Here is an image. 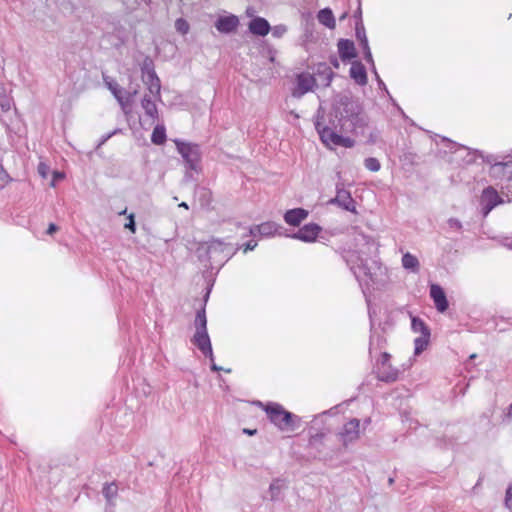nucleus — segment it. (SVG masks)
Instances as JSON below:
<instances>
[{"label":"nucleus","instance_id":"obj_47","mask_svg":"<svg viewBox=\"0 0 512 512\" xmlns=\"http://www.w3.org/2000/svg\"><path fill=\"white\" fill-rule=\"evenodd\" d=\"M512 501V483L508 486L505 496V505L510 507L509 503Z\"/></svg>","mask_w":512,"mask_h":512},{"label":"nucleus","instance_id":"obj_7","mask_svg":"<svg viewBox=\"0 0 512 512\" xmlns=\"http://www.w3.org/2000/svg\"><path fill=\"white\" fill-rule=\"evenodd\" d=\"M502 202V199L492 186L485 188L481 195L483 215L487 216L494 207L501 204Z\"/></svg>","mask_w":512,"mask_h":512},{"label":"nucleus","instance_id":"obj_17","mask_svg":"<svg viewBox=\"0 0 512 512\" xmlns=\"http://www.w3.org/2000/svg\"><path fill=\"white\" fill-rule=\"evenodd\" d=\"M338 53L342 61L351 60L357 56L353 41L340 39L337 44Z\"/></svg>","mask_w":512,"mask_h":512},{"label":"nucleus","instance_id":"obj_44","mask_svg":"<svg viewBox=\"0 0 512 512\" xmlns=\"http://www.w3.org/2000/svg\"><path fill=\"white\" fill-rule=\"evenodd\" d=\"M124 227L126 229L130 230L132 233H135L136 224H135L134 214H130L128 216V222L124 225Z\"/></svg>","mask_w":512,"mask_h":512},{"label":"nucleus","instance_id":"obj_52","mask_svg":"<svg viewBox=\"0 0 512 512\" xmlns=\"http://www.w3.org/2000/svg\"><path fill=\"white\" fill-rule=\"evenodd\" d=\"M330 63L332 64L333 67H335L336 69L339 68L340 64H339V61L337 59L336 56H331L330 57Z\"/></svg>","mask_w":512,"mask_h":512},{"label":"nucleus","instance_id":"obj_6","mask_svg":"<svg viewBox=\"0 0 512 512\" xmlns=\"http://www.w3.org/2000/svg\"><path fill=\"white\" fill-rule=\"evenodd\" d=\"M378 272H381V266L376 261H372L371 265H369L367 261H361V263L354 269V274L358 280H361L362 277L367 278V285L369 282L373 284L377 283Z\"/></svg>","mask_w":512,"mask_h":512},{"label":"nucleus","instance_id":"obj_48","mask_svg":"<svg viewBox=\"0 0 512 512\" xmlns=\"http://www.w3.org/2000/svg\"><path fill=\"white\" fill-rule=\"evenodd\" d=\"M256 246H257V242H256V241H254V240H250V241H248V242L244 245V247H243V251H244V252L251 251V250H253Z\"/></svg>","mask_w":512,"mask_h":512},{"label":"nucleus","instance_id":"obj_41","mask_svg":"<svg viewBox=\"0 0 512 512\" xmlns=\"http://www.w3.org/2000/svg\"><path fill=\"white\" fill-rule=\"evenodd\" d=\"M0 107L3 112H7L11 108V100L4 94H0Z\"/></svg>","mask_w":512,"mask_h":512},{"label":"nucleus","instance_id":"obj_55","mask_svg":"<svg viewBox=\"0 0 512 512\" xmlns=\"http://www.w3.org/2000/svg\"><path fill=\"white\" fill-rule=\"evenodd\" d=\"M114 133H115V132H113V134H114ZM111 135H112V133H111V134L106 135L105 137H103L99 145L104 144V143H105V142H106V141L111 137Z\"/></svg>","mask_w":512,"mask_h":512},{"label":"nucleus","instance_id":"obj_30","mask_svg":"<svg viewBox=\"0 0 512 512\" xmlns=\"http://www.w3.org/2000/svg\"><path fill=\"white\" fill-rule=\"evenodd\" d=\"M152 143L162 145L166 141V130L163 125H157L151 135Z\"/></svg>","mask_w":512,"mask_h":512},{"label":"nucleus","instance_id":"obj_63","mask_svg":"<svg viewBox=\"0 0 512 512\" xmlns=\"http://www.w3.org/2000/svg\"><path fill=\"white\" fill-rule=\"evenodd\" d=\"M208 297H209V291L207 292V294L205 296V299H204L205 302L207 301Z\"/></svg>","mask_w":512,"mask_h":512},{"label":"nucleus","instance_id":"obj_3","mask_svg":"<svg viewBox=\"0 0 512 512\" xmlns=\"http://www.w3.org/2000/svg\"><path fill=\"white\" fill-rule=\"evenodd\" d=\"M264 410L269 420L283 432H293L300 427L301 418L278 403H268Z\"/></svg>","mask_w":512,"mask_h":512},{"label":"nucleus","instance_id":"obj_33","mask_svg":"<svg viewBox=\"0 0 512 512\" xmlns=\"http://www.w3.org/2000/svg\"><path fill=\"white\" fill-rule=\"evenodd\" d=\"M285 487V483L281 479H275L270 484L269 490L271 494V499L276 500L279 498L281 490Z\"/></svg>","mask_w":512,"mask_h":512},{"label":"nucleus","instance_id":"obj_19","mask_svg":"<svg viewBox=\"0 0 512 512\" xmlns=\"http://www.w3.org/2000/svg\"><path fill=\"white\" fill-rule=\"evenodd\" d=\"M350 77L354 79L357 84L361 86L366 85L368 79L365 66L359 61L353 62L350 68Z\"/></svg>","mask_w":512,"mask_h":512},{"label":"nucleus","instance_id":"obj_16","mask_svg":"<svg viewBox=\"0 0 512 512\" xmlns=\"http://www.w3.org/2000/svg\"><path fill=\"white\" fill-rule=\"evenodd\" d=\"M248 28L253 35L257 36H266L271 30L269 22L262 17L253 18L249 22Z\"/></svg>","mask_w":512,"mask_h":512},{"label":"nucleus","instance_id":"obj_59","mask_svg":"<svg viewBox=\"0 0 512 512\" xmlns=\"http://www.w3.org/2000/svg\"><path fill=\"white\" fill-rule=\"evenodd\" d=\"M179 207H182V208H184V209H188V208H189V206H188V204H187L186 202H182V203H180V204H179Z\"/></svg>","mask_w":512,"mask_h":512},{"label":"nucleus","instance_id":"obj_62","mask_svg":"<svg viewBox=\"0 0 512 512\" xmlns=\"http://www.w3.org/2000/svg\"><path fill=\"white\" fill-rule=\"evenodd\" d=\"M388 483H389L390 485H392V484L394 483V479H393V478H389Z\"/></svg>","mask_w":512,"mask_h":512},{"label":"nucleus","instance_id":"obj_35","mask_svg":"<svg viewBox=\"0 0 512 512\" xmlns=\"http://www.w3.org/2000/svg\"><path fill=\"white\" fill-rule=\"evenodd\" d=\"M324 436V433H316L315 435H312L309 439V447L319 451L320 446L323 444Z\"/></svg>","mask_w":512,"mask_h":512},{"label":"nucleus","instance_id":"obj_1","mask_svg":"<svg viewBox=\"0 0 512 512\" xmlns=\"http://www.w3.org/2000/svg\"><path fill=\"white\" fill-rule=\"evenodd\" d=\"M336 117L342 118L346 127L355 134H364L368 125V117L358 99L349 95H340L333 105Z\"/></svg>","mask_w":512,"mask_h":512},{"label":"nucleus","instance_id":"obj_11","mask_svg":"<svg viewBox=\"0 0 512 512\" xmlns=\"http://www.w3.org/2000/svg\"><path fill=\"white\" fill-rule=\"evenodd\" d=\"M215 28L223 34H230L237 30L239 19L237 16L230 14L228 16H220L215 22Z\"/></svg>","mask_w":512,"mask_h":512},{"label":"nucleus","instance_id":"obj_53","mask_svg":"<svg viewBox=\"0 0 512 512\" xmlns=\"http://www.w3.org/2000/svg\"><path fill=\"white\" fill-rule=\"evenodd\" d=\"M484 161L492 165L493 163H496V157L494 155H488L485 157Z\"/></svg>","mask_w":512,"mask_h":512},{"label":"nucleus","instance_id":"obj_24","mask_svg":"<svg viewBox=\"0 0 512 512\" xmlns=\"http://www.w3.org/2000/svg\"><path fill=\"white\" fill-rule=\"evenodd\" d=\"M342 134L343 133H338V134L330 133L329 134L330 140H329V142L325 143V145L326 146H331V145L342 146V147H346V148L353 147L355 144V141L349 137H344Z\"/></svg>","mask_w":512,"mask_h":512},{"label":"nucleus","instance_id":"obj_60","mask_svg":"<svg viewBox=\"0 0 512 512\" xmlns=\"http://www.w3.org/2000/svg\"><path fill=\"white\" fill-rule=\"evenodd\" d=\"M507 415H508L509 417H512V404H511V405L509 406V408H508V413H507Z\"/></svg>","mask_w":512,"mask_h":512},{"label":"nucleus","instance_id":"obj_20","mask_svg":"<svg viewBox=\"0 0 512 512\" xmlns=\"http://www.w3.org/2000/svg\"><path fill=\"white\" fill-rule=\"evenodd\" d=\"M316 78L310 74H299L297 76V86L300 91L299 95H303L309 91H311L315 85Z\"/></svg>","mask_w":512,"mask_h":512},{"label":"nucleus","instance_id":"obj_23","mask_svg":"<svg viewBox=\"0 0 512 512\" xmlns=\"http://www.w3.org/2000/svg\"><path fill=\"white\" fill-rule=\"evenodd\" d=\"M208 254L212 255L217 252L225 253L227 258H230L234 252L230 244H224L222 241L215 239L210 242L207 249Z\"/></svg>","mask_w":512,"mask_h":512},{"label":"nucleus","instance_id":"obj_32","mask_svg":"<svg viewBox=\"0 0 512 512\" xmlns=\"http://www.w3.org/2000/svg\"><path fill=\"white\" fill-rule=\"evenodd\" d=\"M429 340H430V336L421 335V336L417 337L414 340V345H415L414 354L420 355L428 346Z\"/></svg>","mask_w":512,"mask_h":512},{"label":"nucleus","instance_id":"obj_18","mask_svg":"<svg viewBox=\"0 0 512 512\" xmlns=\"http://www.w3.org/2000/svg\"><path fill=\"white\" fill-rule=\"evenodd\" d=\"M142 78L150 94L160 99L161 83L155 70L148 71V75L143 76Z\"/></svg>","mask_w":512,"mask_h":512},{"label":"nucleus","instance_id":"obj_5","mask_svg":"<svg viewBox=\"0 0 512 512\" xmlns=\"http://www.w3.org/2000/svg\"><path fill=\"white\" fill-rule=\"evenodd\" d=\"M178 152L185 160L187 167L191 170L197 171L198 163L200 161L201 153L197 144L176 142Z\"/></svg>","mask_w":512,"mask_h":512},{"label":"nucleus","instance_id":"obj_15","mask_svg":"<svg viewBox=\"0 0 512 512\" xmlns=\"http://www.w3.org/2000/svg\"><path fill=\"white\" fill-rule=\"evenodd\" d=\"M283 227L274 222H265L260 225L254 226L250 229V234L255 236L257 233L262 236H272L274 234H281L280 230Z\"/></svg>","mask_w":512,"mask_h":512},{"label":"nucleus","instance_id":"obj_9","mask_svg":"<svg viewBox=\"0 0 512 512\" xmlns=\"http://www.w3.org/2000/svg\"><path fill=\"white\" fill-rule=\"evenodd\" d=\"M360 421L356 418L348 421L342 431L338 434L339 440L342 441L344 446L356 441L359 438Z\"/></svg>","mask_w":512,"mask_h":512},{"label":"nucleus","instance_id":"obj_26","mask_svg":"<svg viewBox=\"0 0 512 512\" xmlns=\"http://www.w3.org/2000/svg\"><path fill=\"white\" fill-rule=\"evenodd\" d=\"M318 21L324 26L333 29L336 25L333 12L330 8H324L318 12Z\"/></svg>","mask_w":512,"mask_h":512},{"label":"nucleus","instance_id":"obj_36","mask_svg":"<svg viewBox=\"0 0 512 512\" xmlns=\"http://www.w3.org/2000/svg\"><path fill=\"white\" fill-rule=\"evenodd\" d=\"M364 165H365V168L372 171V172H377L380 170V162L377 158H374V157H368L365 159L364 161Z\"/></svg>","mask_w":512,"mask_h":512},{"label":"nucleus","instance_id":"obj_8","mask_svg":"<svg viewBox=\"0 0 512 512\" xmlns=\"http://www.w3.org/2000/svg\"><path fill=\"white\" fill-rule=\"evenodd\" d=\"M322 228L316 223H309L300 228L297 232L287 235L292 239L303 242H314Z\"/></svg>","mask_w":512,"mask_h":512},{"label":"nucleus","instance_id":"obj_54","mask_svg":"<svg viewBox=\"0 0 512 512\" xmlns=\"http://www.w3.org/2000/svg\"><path fill=\"white\" fill-rule=\"evenodd\" d=\"M257 430H251V429H244V433L248 434V435H254L256 434Z\"/></svg>","mask_w":512,"mask_h":512},{"label":"nucleus","instance_id":"obj_28","mask_svg":"<svg viewBox=\"0 0 512 512\" xmlns=\"http://www.w3.org/2000/svg\"><path fill=\"white\" fill-rule=\"evenodd\" d=\"M411 328L413 332L420 333L421 335L430 336V329L419 317H412Z\"/></svg>","mask_w":512,"mask_h":512},{"label":"nucleus","instance_id":"obj_14","mask_svg":"<svg viewBox=\"0 0 512 512\" xmlns=\"http://www.w3.org/2000/svg\"><path fill=\"white\" fill-rule=\"evenodd\" d=\"M308 215V210L304 208H294L285 212L284 221L290 226L298 227Z\"/></svg>","mask_w":512,"mask_h":512},{"label":"nucleus","instance_id":"obj_21","mask_svg":"<svg viewBox=\"0 0 512 512\" xmlns=\"http://www.w3.org/2000/svg\"><path fill=\"white\" fill-rule=\"evenodd\" d=\"M314 74L322 81L323 86H329L334 76L333 71L326 63L317 64Z\"/></svg>","mask_w":512,"mask_h":512},{"label":"nucleus","instance_id":"obj_12","mask_svg":"<svg viewBox=\"0 0 512 512\" xmlns=\"http://www.w3.org/2000/svg\"><path fill=\"white\" fill-rule=\"evenodd\" d=\"M489 174L496 179H512V160L496 162L490 166Z\"/></svg>","mask_w":512,"mask_h":512},{"label":"nucleus","instance_id":"obj_38","mask_svg":"<svg viewBox=\"0 0 512 512\" xmlns=\"http://www.w3.org/2000/svg\"><path fill=\"white\" fill-rule=\"evenodd\" d=\"M11 180L12 178L0 163V189L4 188Z\"/></svg>","mask_w":512,"mask_h":512},{"label":"nucleus","instance_id":"obj_57","mask_svg":"<svg viewBox=\"0 0 512 512\" xmlns=\"http://www.w3.org/2000/svg\"><path fill=\"white\" fill-rule=\"evenodd\" d=\"M490 414L489 413H483L482 417L483 419H486L488 422H490Z\"/></svg>","mask_w":512,"mask_h":512},{"label":"nucleus","instance_id":"obj_42","mask_svg":"<svg viewBox=\"0 0 512 512\" xmlns=\"http://www.w3.org/2000/svg\"><path fill=\"white\" fill-rule=\"evenodd\" d=\"M150 70H154L153 62H152V60L149 57H147V58H145V60L143 62V65L141 67V71H142L143 76L148 75V71H150Z\"/></svg>","mask_w":512,"mask_h":512},{"label":"nucleus","instance_id":"obj_25","mask_svg":"<svg viewBox=\"0 0 512 512\" xmlns=\"http://www.w3.org/2000/svg\"><path fill=\"white\" fill-rule=\"evenodd\" d=\"M141 106L145 111V114L150 117L153 122L158 119V109L155 102L147 94L144 95L141 101Z\"/></svg>","mask_w":512,"mask_h":512},{"label":"nucleus","instance_id":"obj_58","mask_svg":"<svg viewBox=\"0 0 512 512\" xmlns=\"http://www.w3.org/2000/svg\"><path fill=\"white\" fill-rule=\"evenodd\" d=\"M137 93H138V90H137V89H135V90H133V91L129 92V93H128L129 98H131V97L135 96Z\"/></svg>","mask_w":512,"mask_h":512},{"label":"nucleus","instance_id":"obj_46","mask_svg":"<svg viewBox=\"0 0 512 512\" xmlns=\"http://www.w3.org/2000/svg\"><path fill=\"white\" fill-rule=\"evenodd\" d=\"M447 223H448L450 228H453V229H456V230H461L462 229V223L458 219H456V218H450Z\"/></svg>","mask_w":512,"mask_h":512},{"label":"nucleus","instance_id":"obj_13","mask_svg":"<svg viewBox=\"0 0 512 512\" xmlns=\"http://www.w3.org/2000/svg\"><path fill=\"white\" fill-rule=\"evenodd\" d=\"M430 297L433 299L435 307L439 312H445L448 309L449 304L446 294L438 284L430 286Z\"/></svg>","mask_w":512,"mask_h":512},{"label":"nucleus","instance_id":"obj_56","mask_svg":"<svg viewBox=\"0 0 512 512\" xmlns=\"http://www.w3.org/2000/svg\"><path fill=\"white\" fill-rule=\"evenodd\" d=\"M141 2L145 3L146 5H150V4H151V2H152V0H137L138 5H139Z\"/></svg>","mask_w":512,"mask_h":512},{"label":"nucleus","instance_id":"obj_43","mask_svg":"<svg viewBox=\"0 0 512 512\" xmlns=\"http://www.w3.org/2000/svg\"><path fill=\"white\" fill-rule=\"evenodd\" d=\"M390 358H391V355H390L389 353H387V352H383V353L381 354V358H380V359H379V361H378V363H379V366H378V367H383V368H385V367H386V365H391V364L389 363Z\"/></svg>","mask_w":512,"mask_h":512},{"label":"nucleus","instance_id":"obj_27","mask_svg":"<svg viewBox=\"0 0 512 512\" xmlns=\"http://www.w3.org/2000/svg\"><path fill=\"white\" fill-rule=\"evenodd\" d=\"M402 266L405 269L410 270L414 273H418L419 269H420V263H419L417 257H415L414 255H412L409 252H407L403 255Z\"/></svg>","mask_w":512,"mask_h":512},{"label":"nucleus","instance_id":"obj_61","mask_svg":"<svg viewBox=\"0 0 512 512\" xmlns=\"http://www.w3.org/2000/svg\"><path fill=\"white\" fill-rule=\"evenodd\" d=\"M370 422H371V419H370V418H367V419H365V420H364V424H365V425L370 424Z\"/></svg>","mask_w":512,"mask_h":512},{"label":"nucleus","instance_id":"obj_31","mask_svg":"<svg viewBox=\"0 0 512 512\" xmlns=\"http://www.w3.org/2000/svg\"><path fill=\"white\" fill-rule=\"evenodd\" d=\"M355 36H356L357 40L359 41L361 47L368 45L366 31H365V28H364V25H363V22L361 19L356 22Z\"/></svg>","mask_w":512,"mask_h":512},{"label":"nucleus","instance_id":"obj_40","mask_svg":"<svg viewBox=\"0 0 512 512\" xmlns=\"http://www.w3.org/2000/svg\"><path fill=\"white\" fill-rule=\"evenodd\" d=\"M361 48L363 49L364 59L371 65L372 70H375V64H374V60L372 57V53H371L369 44L366 46H362Z\"/></svg>","mask_w":512,"mask_h":512},{"label":"nucleus","instance_id":"obj_22","mask_svg":"<svg viewBox=\"0 0 512 512\" xmlns=\"http://www.w3.org/2000/svg\"><path fill=\"white\" fill-rule=\"evenodd\" d=\"M398 374V369L393 368L391 365H386L385 368L378 367L377 378L380 381L392 383L398 379Z\"/></svg>","mask_w":512,"mask_h":512},{"label":"nucleus","instance_id":"obj_49","mask_svg":"<svg viewBox=\"0 0 512 512\" xmlns=\"http://www.w3.org/2000/svg\"><path fill=\"white\" fill-rule=\"evenodd\" d=\"M373 72H374V74H375V76H376V79H377V82H378V86H379V88H380V89H384V90H386V91H387L386 85H385V83L381 80V78L379 77V75H378V73H377L376 69H375V70H373Z\"/></svg>","mask_w":512,"mask_h":512},{"label":"nucleus","instance_id":"obj_45","mask_svg":"<svg viewBox=\"0 0 512 512\" xmlns=\"http://www.w3.org/2000/svg\"><path fill=\"white\" fill-rule=\"evenodd\" d=\"M37 170H38V173H39L43 178H46V177H47V175H48V173H49L50 168H49V166H48V165H46L45 163L40 162V163H39V165H38Z\"/></svg>","mask_w":512,"mask_h":512},{"label":"nucleus","instance_id":"obj_4","mask_svg":"<svg viewBox=\"0 0 512 512\" xmlns=\"http://www.w3.org/2000/svg\"><path fill=\"white\" fill-rule=\"evenodd\" d=\"M314 124L320 139L324 144L329 142L330 133L338 134L351 132L350 128L346 127V124L343 122L342 118L336 117V113L333 107L327 116L320 114L319 110Z\"/></svg>","mask_w":512,"mask_h":512},{"label":"nucleus","instance_id":"obj_37","mask_svg":"<svg viewBox=\"0 0 512 512\" xmlns=\"http://www.w3.org/2000/svg\"><path fill=\"white\" fill-rule=\"evenodd\" d=\"M175 28L176 30L181 34H187L189 31V24L188 22L183 18H178L175 21Z\"/></svg>","mask_w":512,"mask_h":512},{"label":"nucleus","instance_id":"obj_50","mask_svg":"<svg viewBox=\"0 0 512 512\" xmlns=\"http://www.w3.org/2000/svg\"><path fill=\"white\" fill-rule=\"evenodd\" d=\"M64 175L60 172L54 171L53 172V180L51 182V186H55V181L58 179H62Z\"/></svg>","mask_w":512,"mask_h":512},{"label":"nucleus","instance_id":"obj_39","mask_svg":"<svg viewBox=\"0 0 512 512\" xmlns=\"http://www.w3.org/2000/svg\"><path fill=\"white\" fill-rule=\"evenodd\" d=\"M270 31L272 32L273 37L281 38L287 32V27L286 25L280 24L271 28Z\"/></svg>","mask_w":512,"mask_h":512},{"label":"nucleus","instance_id":"obj_2","mask_svg":"<svg viewBox=\"0 0 512 512\" xmlns=\"http://www.w3.org/2000/svg\"><path fill=\"white\" fill-rule=\"evenodd\" d=\"M195 334L191 339V342L203 353L204 356L208 357L211 361V369L213 371L223 370L222 367L217 366L214 363V356L211 346V341L207 332V318L205 311V304L196 313L195 320Z\"/></svg>","mask_w":512,"mask_h":512},{"label":"nucleus","instance_id":"obj_10","mask_svg":"<svg viewBox=\"0 0 512 512\" xmlns=\"http://www.w3.org/2000/svg\"><path fill=\"white\" fill-rule=\"evenodd\" d=\"M329 203L337 204L346 211L356 212L355 201L350 192L339 185L336 186V196Z\"/></svg>","mask_w":512,"mask_h":512},{"label":"nucleus","instance_id":"obj_29","mask_svg":"<svg viewBox=\"0 0 512 512\" xmlns=\"http://www.w3.org/2000/svg\"><path fill=\"white\" fill-rule=\"evenodd\" d=\"M103 496L107 500V502L112 505L113 500L117 497L118 487L115 482L107 483L104 485L102 489Z\"/></svg>","mask_w":512,"mask_h":512},{"label":"nucleus","instance_id":"obj_51","mask_svg":"<svg viewBox=\"0 0 512 512\" xmlns=\"http://www.w3.org/2000/svg\"><path fill=\"white\" fill-rule=\"evenodd\" d=\"M58 230V226L55 225L54 223H51L49 224L48 226V229H47V234L49 235H52L54 232H56Z\"/></svg>","mask_w":512,"mask_h":512},{"label":"nucleus","instance_id":"obj_34","mask_svg":"<svg viewBox=\"0 0 512 512\" xmlns=\"http://www.w3.org/2000/svg\"><path fill=\"white\" fill-rule=\"evenodd\" d=\"M107 85H108L109 90L114 95V97L120 103V105L122 107H124L125 102H124L123 96H122V88L116 82H109V83H107Z\"/></svg>","mask_w":512,"mask_h":512},{"label":"nucleus","instance_id":"obj_64","mask_svg":"<svg viewBox=\"0 0 512 512\" xmlns=\"http://www.w3.org/2000/svg\"><path fill=\"white\" fill-rule=\"evenodd\" d=\"M475 357H476V354H472V355L470 356V359H475Z\"/></svg>","mask_w":512,"mask_h":512}]
</instances>
